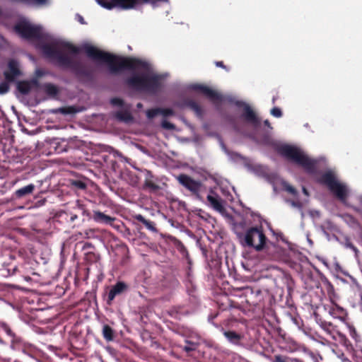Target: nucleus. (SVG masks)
<instances>
[{
    "mask_svg": "<svg viewBox=\"0 0 362 362\" xmlns=\"http://www.w3.org/2000/svg\"><path fill=\"white\" fill-rule=\"evenodd\" d=\"M282 188L284 191L287 192L288 193L291 194L293 197H296L298 194L297 189L291 185L288 182L284 181L281 183Z\"/></svg>",
    "mask_w": 362,
    "mask_h": 362,
    "instance_id": "nucleus-26",
    "label": "nucleus"
},
{
    "mask_svg": "<svg viewBox=\"0 0 362 362\" xmlns=\"http://www.w3.org/2000/svg\"><path fill=\"white\" fill-rule=\"evenodd\" d=\"M37 75L38 76H41L42 75V71H37Z\"/></svg>",
    "mask_w": 362,
    "mask_h": 362,
    "instance_id": "nucleus-49",
    "label": "nucleus"
},
{
    "mask_svg": "<svg viewBox=\"0 0 362 362\" xmlns=\"http://www.w3.org/2000/svg\"><path fill=\"white\" fill-rule=\"evenodd\" d=\"M278 98H279V97H278L277 95L274 96V97L272 98V104H275L276 100Z\"/></svg>",
    "mask_w": 362,
    "mask_h": 362,
    "instance_id": "nucleus-48",
    "label": "nucleus"
},
{
    "mask_svg": "<svg viewBox=\"0 0 362 362\" xmlns=\"http://www.w3.org/2000/svg\"><path fill=\"white\" fill-rule=\"evenodd\" d=\"M287 202L288 203H290L291 205L295 208L301 209L303 206V204L300 201L288 200Z\"/></svg>",
    "mask_w": 362,
    "mask_h": 362,
    "instance_id": "nucleus-37",
    "label": "nucleus"
},
{
    "mask_svg": "<svg viewBox=\"0 0 362 362\" xmlns=\"http://www.w3.org/2000/svg\"><path fill=\"white\" fill-rule=\"evenodd\" d=\"M129 289V286L124 281H119L112 286L107 298V303L110 305L114 299L119 296L127 293Z\"/></svg>",
    "mask_w": 362,
    "mask_h": 362,
    "instance_id": "nucleus-10",
    "label": "nucleus"
},
{
    "mask_svg": "<svg viewBox=\"0 0 362 362\" xmlns=\"http://www.w3.org/2000/svg\"><path fill=\"white\" fill-rule=\"evenodd\" d=\"M8 83L9 82H7V81L0 83V94H1V95L5 94L8 91V90H9Z\"/></svg>",
    "mask_w": 362,
    "mask_h": 362,
    "instance_id": "nucleus-32",
    "label": "nucleus"
},
{
    "mask_svg": "<svg viewBox=\"0 0 362 362\" xmlns=\"http://www.w3.org/2000/svg\"><path fill=\"white\" fill-rule=\"evenodd\" d=\"M360 202H361V204L362 205V197H360Z\"/></svg>",
    "mask_w": 362,
    "mask_h": 362,
    "instance_id": "nucleus-51",
    "label": "nucleus"
},
{
    "mask_svg": "<svg viewBox=\"0 0 362 362\" xmlns=\"http://www.w3.org/2000/svg\"><path fill=\"white\" fill-rule=\"evenodd\" d=\"M44 92L50 98H56L59 94V88L51 83H45L42 86Z\"/></svg>",
    "mask_w": 362,
    "mask_h": 362,
    "instance_id": "nucleus-20",
    "label": "nucleus"
},
{
    "mask_svg": "<svg viewBox=\"0 0 362 362\" xmlns=\"http://www.w3.org/2000/svg\"><path fill=\"white\" fill-rule=\"evenodd\" d=\"M238 238L243 247L252 248L257 252L264 250L268 242L262 226L250 227L244 233L239 234Z\"/></svg>",
    "mask_w": 362,
    "mask_h": 362,
    "instance_id": "nucleus-4",
    "label": "nucleus"
},
{
    "mask_svg": "<svg viewBox=\"0 0 362 362\" xmlns=\"http://www.w3.org/2000/svg\"><path fill=\"white\" fill-rule=\"evenodd\" d=\"M191 88L195 91L202 93L214 103L221 102L223 100V97L221 94L207 86L196 83L192 85Z\"/></svg>",
    "mask_w": 362,
    "mask_h": 362,
    "instance_id": "nucleus-11",
    "label": "nucleus"
},
{
    "mask_svg": "<svg viewBox=\"0 0 362 362\" xmlns=\"http://www.w3.org/2000/svg\"><path fill=\"white\" fill-rule=\"evenodd\" d=\"M58 217L65 220L69 218V221L71 223H73L76 219L78 218V216L76 214H69L65 211L60 212L58 215Z\"/></svg>",
    "mask_w": 362,
    "mask_h": 362,
    "instance_id": "nucleus-28",
    "label": "nucleus"
},
{
    "mask_svg": "<svg viewBox=\"0 0 362 362\" xmlns=\"http://www.w3.org/2000/svg\"><path fill=\"white\" fill-rule=\"evenodd\" d=\"M72 185L80 189H85L86 188V184L81 180H74L72 182Z\"/></svg>",
    "mask_w": 362,
    "mask_h": 362,
    "instance_id": "nucleus-36",
    "label": "nucleus"
},
{
    "mask_svg": "<svg viewBox=\"0 0 362 362\" xmlns=\"http://www.w3.org/2000/svg\"><path fill=\"white\" fill-rule=\"evenodd\" d=\"M103 337L107 341H112L115 339V332L108 325H104L102 331Z\"/></svg>",
    "mask_w": 362,
    "mask_h": 362,
    "instance_id": "nucleus-24",
    "label": "nucleus"
},
{
    "mask_svg": "<svg viewBox=\"0 0 362 362\" xmlns=\"http://www.w3.org/2000/svg\"><path fill=\"white\" fill-rule=\"evenodd\" d=\"M278 153L286 158L303 167L308 173H314L316 170V162L310 158L298 148L284 144L277 148Z\"/></svg>",
    "mask_w": 362,
    "mask_h": 362,
    "instance_id": "nucleus-3",
    "label": "nucleus"
},
{
    "mask_svg": "<svg viewBox=\"0 0 362 362\" xmlns=\"http://www.w3.org/2000/svg\"><path fill=\"white\" fill-rule=\"evenodd\" d=\"M236 105L238 107H243V113L242 115L243 118L247 122L251 123L254 126H258L259 124V120L257 117L255 112L247 104L244 102L238 101Z\"/></svg>",
    "mask_w": 362,
    "mask_h": 362,
    "instance_id": "nucleus-13",
    "label": "nucleus"
},
{
    "mask_svg": "<svg viewBox=\"0 0 362 362\" xmlns=\"http://www.w3.org/2000/svg\"><path fill=\"white\" fill-rule=\"evenodd\" d=\"M223 334L230 343L234 344H240L242 339L241 335L234 331H225Z\"/></svg>",
    "mask_w": 362,
    "mask_h": 362,
    "instance_id": "nucleus-23",
    "label": "nucleus"
},
{
    "mask_svg": "<svg viewBox=\"0 0 362 362\" xmlns=\"http://www.w3.org/2000/svg\"><path fill=\"white\" fill-rule=\"evenodd\" d=\"M14 30L23 38L39 40L42 37L41 28L26 21H21L14 26Z\"/></svg>",
    "mask_w": 362,
    "mask_h": 362,
    "instance_id": "nucleus-8",
    "label": "nucleus"
},
{
    "mask_svg": "<svg viewBox=\"0 0 362 362\" xmlns=\"http://www.w3.org/2000/svg\"><path fill=\"white\" fill-rule=\"evenodd\" d=\"M115 118L126 123L131 122L133 120V117L129 110H119L115 112Z\"/></svg>",
    "mask_w": 362,
    "mask_h": 362,
    "instance_id": "nucleus-21",
    "label": "nucleus"
},
{
    "mask_svg": "<svg viewBox=\"0 0 362 362\" xmlns=\"http://www.w3.org/2000/svg\"><path fill=\"white\" fill-rule=\"evenodd\" d=\"M144 189H148L150 192H156L160 189V186L153 180V175L148 171L144 182Z\"/></svg>",
    "mask_w": 362,
    "mask_h": 362,
    "instance_id": "nucleus-17",
    "label": "nucleus"
},
{
    "mask_svg": "<svg viewBox=\"0 0 362 362\" xmlns=\"http://www.w3.org/2000/svg\"><path fill=\"white\" fill-rule=\"evenodd\" d=\"M273 362H286V358L281 355H275Z\"/></svg>",
    "mask_w": 362,
    "mask_h": 362,
    "instance_id": "nucleus-39",
    "label": "nucleus"
},
{
    "mask_svg": "<svg viewBox=\"0 0 362 362\" xmlns=\"http://www.w3.org/2000/svg\"><path fill=\"white\" fill-rule=\"evenodd\" d=\"M86 258L88 262H98L100 260V255L93 252H88L86 253Z\"/></svg>",
    "mask_w": 362,
    "mask_h": 362,
    "instance_id": "nucleus-27",
    "label": "nucleus"
},
{
    "mask_svg": "<svg viewBox=\"0 0 362 362\" xmlns=\"http://www.w3.org/2000/svg\"><path fill=\"white\" fill-rule=\"evenodd\" d=\"M55 112L66 115L76 114L78 110L76 106H66L58 108Z\"/></svg>",
    "mask_w": 362,
    "mask_h": 362,
    "instance_id": "nucleus-25",
    "label": "nucleus"
},
{
    "mask_svg": "<svg viewBox=\"0 0 362 362\" xmlns=\"http://www.w3.org/2000/svg\"><path fill=\"white\" fill-rule=\"evenodd\" d=\"M110 103L112 105L122 107L124 105V101L119 98H113L110 100Z\"/></svg>",
    "mask_w": 362,
    "mask_h": 362,
    "instance_id": "nucleus-35",
    "label": "nucleus"
},
{
    "mask_svg": "<svg viewBox=\"0 0 362 362\" xmlns=\"http://www.w3.org/2000/svg\"><path fill=\"white\" fill-rule=\"evenodd\" d=\"M264 124L265 126H267L269 129H272V127L271 126V124L268 119L264 120Z\"/></svg>",
    "mask_w": 362,
    "mask_h": 362,
    "instance_id": "nucleus-45",
    "label": "nucleus"
},
{
    "mask_svg": "<svg viewBox=\"0 0 362 362\" xmlns=\"http://www.w3.org/2000/svg\"><path fill=\"white\" fill-rule=\"evenodd\" d=\"M177 180L181 185L189 190L197 199L202 200L200 192L202 187V184L200 181L195 180L186 174L179 175Z\"/></svg>",
    "mask_w": 362,
    "mask_h": 362,
    "instance_id": "nucleus-9",
    "label": "nucleus"
},
{
    "mask_svg": "<svg viewBox=\"0 0 362 362\" xmlns=\"http://www.w3.org/2000/svg\"><path fill=\"white\" fill-rule=\"evenodd\" d=\"M4 162L7 163V169L15 173L23 170L28 165L30 159L22 151L11 148L7 151H4Z\"/></svg>",
    "mask_w": 362,
    "mask_h": 362,
    "instance_id": "nucleus-6",
    "label": "nucleus"
},
{
    "mask_svg": "<svg viewBox=\"0 0 362 362\" xmlns=\"http://www.w3.org/2000/svg\"><path fill=\"white\" fill-rule=\"evenodd\" d=\"M159 115H162L163 117H169L174 115V111L171 108H161L160 107Z\"/></svg>",
    "mask_w": 362,
    "mask_h": 362,
    "instance_id": "nucleus-31",
    "label": "nucleus"
},
{
    "mask_svg": "<svg viewBox=\"0 0 362 362\" xmlns=\"http://www.w3.org/2000/svg\"><path fill=\"white\" fill-rule=\"evenodd\" d=\"M127 85L136 90L157 93L161 87V77L156 74H133L126 80Z\"/></svg>",
    "mask_w": 362,
    "mask_h": 362,
    "instance_id": "nucleus-2",
    "label": "nucleus"
},
{
    "mask_svg": "<svg viewBox=\"0 0 362 362\" xmlns=\"http://www.w3.org/2000/svg\"><path fill=\"white\" fill-rule=\"evenodd\" d=\"M215 64H216V66L221 67L222 69H224L226 71L229 70V69L227 68V66L224 65V64H223V62L222 61L216 62Z\"/></svg>",
    "mask_w": 362,
    "mask_h": 362,
    "instance_id": "nucleus-40",
    "label": "nucleus"
},
{
    "mask_svg": "<svg viewBox=\"0 0 362 362\" xmlns=\"http://www.w3.org/2000/svg\"><path fill=\"white\" fill-rule=\"evenodd\" d=\"M93 247V245L91 243H85L82 247L83 250H86L89 248Z\"/></svg>",
    "mask_w": 362,
    "mask_h": 362,
    "instance_id": "nucleus-41",
    "label": "nucleus"
},
{
    "mask_svg": "<svg viewBox=\"0 0 362 362\" xmlns=\"http://www.w3.org/2000/svg\"><path fill=\"white\" fill-rule=\"evenodd\" d=\"M91 218L96 223L107 225H112L113 222L115 221V217L107 216L100 211H93Z\"/></svg>",
    "mask_w": 362,
    "mask_h": 362,
    "instance_id": "nucleus-15",
    "label": "nucleus"
},
{
    "mask_svg": "<svg viewBox=\"0 0 362 362\" xmlns=\"http://www.w3.org/2000/svg\"><path fill=\"white\" fill-rule=\"evenodd\" d=\"M25 279L26 281H29L31 279V278L30 276H25Z\"/></svg>",
    "mask_w": 362,
    "mask_h": 362,
    "instance_id": "nucleus-50",
    "label": "nucleus"
},
{
    "mask_svg": "<svg viewBox=\"0 0 362 362\" xmlns=\"http://www.w3.org/2000/svg\"><path fill=\"white\" fill-rule=\"evenodd\" d=\"M134 218L137 221L143 223L148 230L152 232H156L157 230L155 223L151 221L146 219L144 216H143L141 214L136 215L134 216Z\"/></svg>",
    "mask_w": 362,
    "mask_h": 362,
    "instance_id": "nucleus-22",
    "label": "nucleus"
},
{
    "mask_svg": "<svg viewBox=\"0 0 362 362\" xmlns=\"http://www.w3.org/2000/svg\"><path fill=\"white\" fill-rule=\"evenodd\" d=\"M270 113L272 116L275 117H277V118H279L282 116V112L281 110V109L279 107H273L271 111H270Z\"/></svg>",
    "mask_w": 362,
    "mask_h": 362,
    "instance_id": "nucleus-34",
    "label": "nucleus"
},
{
    "mask_svg": "<svg viewBox=\"0 0 362 362\" xmlns=\"http://www.w3.org/2000/svg\"><path fill=\"white\" fill-rule=\"evenodd\" d=\"M160 107L151 108L146 111V117L148 119H153L159 115Z\"/></svg>",
    "mask_w": 362,
    "mask_h": 362,
    "instance_id": "nucleus-30",
    "label": "nucleus"
},
{
    "mask_svg": "<svg viewBox=\"0 0 362 362\" xmlns=\"http://www.w3.org/2000/svg\"><path fill=\"white\" fill-rule=\"evenodd\" d=\"M21 75L18 62L15 59H11L8 63L7 69L4 72L5 80L7 82H14Z\"/></svg>",
    "mask_w": 362,
    "mask_h": 362,
    "instance_id": "nucleus-12",
    "label": "nucleus"
},
{
    "mask_svg": "<svg viewBox=\"0 0 362 362\" xmlns=\"http://www.w3.org/2000/svg\"><path fill=\"white\" fill-rule=\"evenodd\" d=\"M162 127L165 129H173L174 126L173 124H171L170 122L166 121V120H163L162 122Z\"/></svg>",
    "mask_w": 362,
    "mask_h": 362,
    "instance_id": "nucleus-38",
    "label": "nucleus"
},
{
    "mask_svg": "<svg viewBox=\"0 0 362 362\" xmlns=\"http://www.w3.org/2000/svg\"><path fill=\"white\" fill-rule=\"evenodd\" d=\"M217 315H218V313H216V315H210L209 316V319H208V320H209V321L210 322H211L212 324H214V322H213V320H214L217 317Z\"/></svg>",
    "mask_w": 362,
    "mask_h": 362,
    "instance_id": "nucleus-44",
    "label": "nucleus"
},
{
    "mask_svg": "<svg viewBox=\"0 0 362 362\" xmlns=\"http://www.w3.org/2000/svg\"><path fill=\"white\" fill-rule=\"evenodd\" d=\"M38 83L36 79H33L30 81H21L18 82L17 83V89L23 95L28 94L33 86H37Z\"/></svg>",
    "mask_w": 362,
    "mask_h": 362,
    "instance_id": "nucleus-18",
    "label": "nucleus"
},
{
    "mask_svg": "<svg viewBox=\"0 0 362 362\" xmlns=\"http://www.w3.org/2000/svg\"><path fill=\"white\" fill-rule=\"evenodd\" d=\"M346 247L351 248V250H353L354 252H357L358 250L357 248L354 245L353 243L349 242L346 244Z\"/></svg>",
    "mask_w": 362,
    "mask_h": 362,
    "instance_id": "nucleus-42",
    "label": "nucleus"
},
{
    "mask_svg": "<svg viewBox=\"0 0 362 362\" xmlns=\"http://www.w3.org/2000/svg\"><path fill=\"white\" fill-rule=\"evenodd\" d=\"M318 182L326 185L329 191L340 201L344 202L347 197L346 186L337 180L332 172H326L318 179Z\"/></svg>",
    "mask_w": 362,
    "mask_h": 362,
    "instance_id": "nucleus-7",
    "label": "nucleus"
},
{
    "mask_svg": "<svg viewBox=\"0 0 362 362\" xmlns=\"http://www.w3.org/2000/svg\"><path fill=\"white\" fill-rule=\"evenodd\" d=\"M286 280L287 281V284H288V288L290 289L291 288V285L292 283H293V280L290 277V276H286Z\"/></svg>",
    "mask_w": 362,
    "mask_h": 362,
    "instance_id": "nucleus-43",
    "label": "nucleus"
},
{
    "mask_svg": "<svg viewBox=\"0 0 362 362\" xmlns=\"http://www.w3.org/2000/svg\"><path fill=\"white\" fill-rule=\"evenodd\" d=\"M330 313L332 315H344V310L338 306V305H336L335 308H333L331 311H330Z\"/></svg>",
    "mask_w": 362,
    "mask_h": 362,
    "instance_id": "nucleus-33",
    "label": "nucleus"
},
{
    "mask_svg": "<svg viewBox=\"0 0 362 362\" xmlns=\"http://www.w3.org/2000/svg\"><path fill=\"white\" fill-rule=\"evenodd\" d=\"M361 303H362V295L361 296Z\"/></svg>",
    "mask_w": 362,
    "mask_h": 362,
    "instance_id": "nucleus-52",
    "label": "nucleus"
},
{
    "mask_svg": "<svg viewBox=\"0 0 362 362\" xmlns=\"http://www.w3.org/2000/svg\"><path fill=\"white\" fill-rule=\"evenodd\" d=\"M302 190H303V194L305 195H306V196L309 195V192H308V189L305 187H303Z\"/></svg>",
    "mask_w": 362,
    "mask_h": 362,
    "instance_id": "nucleus-47",
    "label": "nucleus"
},
{
    "mask_svg": "<svg viewBox=\"0 0 362 362\" xmlns=\"http://www.w3.org/2000/svg\"><path fill=\"white\" fill-rule=\"evenodd\" d=\"M35 189V185L34 184H29L24 186L13 193V197L14 199H22L32 194Z\"/></svg>",
    "mask_w": 362,
    "mask_h": 362,
    "instance_id": "nucleus-16",
    "label": "nucleus"
},
{
    "mask_svg": "<svg viewBox=\"0 0 362 362\" xmlns=\"http://www.w3.org/2000/svg\"><path fill=\"white\" fill-rule=\"evenodd\" d=\"M206 199L209 205L214 210L221 213L225 211V208L223 204V199L213 190L210 191L209 194L206 197Z\"/></svg>",
    "mask_w": 362,
    "mask_h": 362,
    "instance_id": "nucleus-14",
    "label": "nucleus"
},
{
    "mask_svg": "<svg viewBox=\"0 0 362 362\" xmlns=\"http://www.w3.org/2000/svg\"><path fill=\"white\" fill-rule=\"evenodd\" d=\"M186 343H187V345L185 346L182 348V349L187 353L196 350V349L198 346L197 343L192 342V341H187V340L186 341Z\"/></svg>",
    "mask_w": 362,
    "mask_h": 362,
    "instance_id": "nucleus-29",
    "label": "nucleus"
},
{
    "mask_svg": "<svg viewBox=\"0 0 362 362\" xmlns=\"http://www.w3.org/2000/svg\"><path fill=\"white\" fill-rule=\"evenodd\" d=\"M78 21L81 23V24H86V23L84 21V18L81 16H78Z\"/></svg>",
    "mask_w": 362,
    "mask_h": 362,
    "instance_id": "nucleus-46",
    "label": "nucleus"
},
{
    "mask_svg": "<svg viewBox=\"0 0 362 362\" xmlns=\"http://www.w3.org/2000/svg\"><path fill=\"white\" fill-rule=\"evenodd\" d=\"M102 7L111 10L119 8L123 10H129L138 6L149 4L153 7L158 6L162 3H167L168 0H95Z\"/></svg>",
    "mask_w": 362,
    "mask_h": 362,
    "instance_id": "nucleus-5",
    "label": "nucleus"
},
{
    "mask_svg": "<svg viewBox=\"0 0 362 362\" xmlns=\"http://www.w3.org/2000/svg\"><path fill=\"white\" fill-rule=\"evenodd\" d=\"M183 107H187L192 110L198 117H202L203 110L202 107L194 100L192 99H186L183 101Z\"/></svg>",
    "mask_w": 362,
    "mask_h": 362,
    "instance_id": "nucleus-19",
    "label": "nucleus"
},
{
    "mask_svg": "<svg viewBox=\"0 0 362 362\" xmlns=\"http://www.w3.org/2000/svg\"><path fill=\"white\" fill-rule=\"evenodd\" d=\"M41 49L43 54L54 60L58 66L70 69L80 78H90L92 74L81 62L74 60L68 55V53L78 54L83 52L89 58L106 63L112 74H117L127 69L135 70L146 65V62L139 59L117 56L89 44L77 47L69 42L45 43L41 46Z\"/></svg>",
    "mask_w": 362,
    "mask_h": 362,
    "instance_id": "nucleus-1",
    "label": "nucleus"
}]
</instances>
